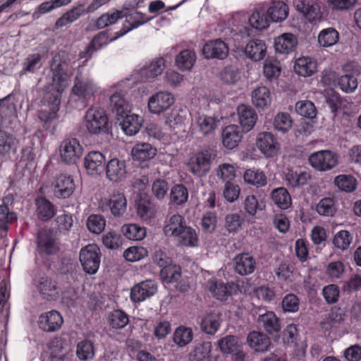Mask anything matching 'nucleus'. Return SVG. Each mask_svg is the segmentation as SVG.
Wrapping results in <instances>:
<instances>
[{"label":"nucleus","mask_w":361,"mask_h":361,"mask_svg":"<svg viewBox=\"0 0 361 361\" xmlns=\"http://www.w3.org/2000/svg\"><path fill=\"white\" fill-rule=\"evenodd\" d=\"M51 73V82L43 88L42 102L44 106L39 118L45 123L51 122L56 117L61 104L63 91L68 86L73 73L69 54L60 51L54 54L49 63Z\"/></svg>","instance_id":"1"},{"label":"nucleus","mask_w":361,"mask_h":361,"mask_svg":"<svg viewBox=\"0 0 361 361\" xmlns=\"http://www.w3.org/2000/svg\"><path fill=\"white\" fill-rule=\"evenodd\" d=\"M288 6L283 1H273L267 8V13L264 11H256L249 18V23L252 28L264 30L269 27V21L280 23L286 20L288 16Z\"/></svg>","instance_id":"2"},{"label":"nucleus","mask_w":361,"mask_h":361,"mask_svg":"<svg viewBox=\"0 0 361 361\" xmlns=\"http://www.w3.org/2000/svg\"><path fill=\"white\" fill-rule=\"evenodd\" d=\"M217 156L213 147H204L192 156L188 163V171L197 177L205 176L211 169L212 161Z\"/></svg>","instance_id":"3"},{"label":"nucleus","mask_w":361,"mask_h":361,"mask_svg":"<svg viewBox=\"0 0 361 361\" xmlns=\"http://www.w3.org/2000/svg\"><path fill=\"white\" fill-rule=\"evenodd\" d=\"M85 126L90 134H107L111 125L105 111L99 107H92L87 110L85 117Z\"/></svg>","instance_id":"4"},{"label":"nucleus","mask_w":361,"mask_h":361,"mask_svg":"<svg viewBox=\"0 0 361 361\" xmlns=\"http://www.w3.org/2000/svg\"><path fill=\"white\" fill-rule=\"evenodd\" d=\"M309 163L312 168L319 171H326L333 169L338 164V156L333 151L324 149L311 154Z\"/></svg>","instance_id":"5"},{"label":"nucleus","mask_w":361,"mask_h":361,"mask_svg":"<svg viewBox=\"0 0 361 361\" xmlns=\"http://www.w3.org/2000/svg\"><path fill=\"white\" fill-rule=\"evenodd\" d=\"M80 262L87 274H95L100 264L99 248L95 244H89L82 248L80 252Z\"/></svg>","instance_id":"6"},{"label":"nucleus","mask_w":361,"mask_h":361,"mask_svg":"<svg viewBox=\"0 0 361 361\" xmlns=\"http://www.w3.org/2000/svg\"><path fill=\"white\" fill-rule=\"evenodd\" d=\"M37 252L42 257L55 255L59 246L51 229H42L37 236Z\"/></svg>","instance_id":"7"},{"label":"nucleus","mask_w":361,"mask_h":361,"mask_svg":"<svg viewBox=\"0 0 361 361\" xmlns=\"http://www.w3.org/2000/svg\"><path fill=\"white\" fill-rule=\"evenodd\" d=\"M82 152V147L76 138H66L60 145V156L61 160L66 164H75Z\"/></svg>","instance_id":"8"},{"label":"nucleus","mask_w":361,"mask_h":361,"mask_svg":"<svg viewBox=\"0 0 361 361\" xmlns=\"http://www.w3.org/2000/svg\"><path fill=\"white\" fill-rule=\"evenodd\" d=\"M256 145L260 152L267 157L276 156L280 149L276 137L270 132L259 133Z\"/></svg>","instance_id":"9"},{"label":"nucleus","mask_w":361,"mask_h":361,"mask_svg":"<svg viewBox=\"0 0 361 361\" xmlns=\"http://www.w3.org/2000/svg\"><path fill=\"white\" fill-rule=\"evenodd\" d=\"M102 207L103 211L110 210L115 217H120L126 212L127 200L123 193H114L102 200Z\"/></svg>","instance_id":"10"},{"label":"nucleus","mask_w":361,"mask_h":361,"mask_svg":"<svg viewBox=\"0 0 361 361\" xmlns=\"http://www.w3.org/2000/svg\"><path fill=\"white\" fill-rule=\"evenodd\" d=\"M293 5L297 11L302 13L310 22L319 19L322 16L317 0H293Z\"/></svg>","instance_id":"11"},{"label":"nucleus","mask_w":361,"mask_h":361,"mask_svg":"<svg viewBox=\"0 0 361 361\" xmlns=\"http://www.w3.org/2000/svg\"><path fill=\"white\" fill-rule=\"evenodd\" d=\"M157 290L156 282L153 280H146L131 288L130 297L133 302H140L154 295Z\"/></svg>","instance_id":"12"},{"label":"nucleus","mask_w":361,"mask_h":361,"mask_svg":"<svg viewBox=\"0 0 361 361\" xmlns=\"http://www.w3.org/2000/svg\"><path fill=\"white\" fill-rule=\"evenodd\" d=\"M174 103V97L168 92H159L153 94L148 101V109L152 114H160L168 109Z\"/></svg>","instance_id":"13"},{"label":"nucleus","mask_w":361,"mask_h":361,"mask_svg":"<svg viewBox=\"0 0 361 361\" xmlns=\"http://www.w3.org/2000/svg\"><path fill=\"white\" fill-rule=\"evenodd\" d=\"M106 164L104 155L99 151L89 152L84 159V166L87 173L92 176L102 173Z\"/></svg>","instance_id":"14"},{"label":"nucleus","mask_w":361,"mask_h":361,"mask_svg":"<svg viewBox=\"0 0 361 361\" xmlns=\"http://www.w3.org/2000/svg\"><path fill=\"white\" fill-rule=\"evenodd\" d=\"M104 171L106 178L113 183L123 181L127 173L126 162L117 158L111 159L106 164Z\"/></svg>","instance_id":"15"},{"label":"nucleus","mask_w":361,"mask_h":361,"mask_svg":"<svg viewBox=\"0 0 361 361\" xmlns=\"http://www.w3.org/2000/svg\"><path fill=\"white\" fill-rule=\"evenodd\" d=\"M228 54L226 44L221 39L207 42L202 48V54L207 59H224Z\"/></svg>","instance_id":"16"},{"label":"nucleus","mask_w":361,"mask_h":361,"mask_svg":"<svg viewBox=\"0 0 361 361\" xmlns=\"http://www.w3.org/2000/svg\"><path fill=\"white\" fill-rule=\"evenodd\" d=\"M237 114L243 131L244 133L250 131L258 118L255 110L249 105L240 104L237 108Z\"/></svg>","instance_id":"17"},{"label":"nucleus","mask_w":361,"mask_h":361,"mask_svg":"<svg viewBox=\"0 0 361 361\" xmlns=\"http://www.w3.org/2000/svg\"><path fill=\"white\" fill-rule=\"evenodd\" d=\"M346 69H350V74H345L338 78V85L342 91L346 93L353 92L357 87L356 76L360 74V67L355 63L348 64Z\"/></svg>","instance_id":"18"},{"label":"nucleus","mask_w":361,"mask_h":361,"mask_svg":"<svg viewBox=\"0 0 361 361\" xmlns=\"http://www.w3.org/2000/svg\"><path fill=\"white\" fill-rule=\"evenodd\" d=\"M234 269L240 276H247L253 273L256 269V260L247 252L237 255L233 259Z\"/></svg>","instance_id":"19"},{"label":"nucleus","mask_w":361,"mask_h":361,"mask_svg":"<svg viewBox=\"0 0 361 361\" xmlns=\"http://www.w3.org/2000/svg\"><path fill=\"white\" fill-rule=\"evenodd\" d=\"M135 205L137 214L143 221L150 220L154 216L155 209L147 193H138L135 199Z\"/></svg>","instance_id":"20"},{"label":"nucleus","mask_w":361,"mask_h":361,"mask_svg":"<svg viewBox=\"0 0 361 361\" xmlns=\"http://www.w3.org/2000/svg\"><path fill=\"white\" fill-rule=\"evenodd\" d=\"M75 185L73 178L66 175L59 176L54 185V195L59 199L69 197L74 192Z\"/></svg>","instance_id":"21"},{"label":"nucleus","mask_w":361,"mask_h":361,"mask_svg":"<svg viewBox=\"0 0 361 361\" xmlns=\"http://www.w3.org/2000/svg\"><path fill=\"white\" fill-rule=\"evenodd\" d=\"M109 109L116 114L118 120L130 111V104L126 99L125 94L121 91L114 92L109 97Z\"/></svg>","instance_id":"22"},{"label":"nucleus","mask_w":361,"mask_h":361,"mask_svg":"<svg viewBox=\"0 0 361 361\" xmlns=\"http://www.w3.org/2000/svg\"><path fill=\"white\" fill-rule=\"evenodd\" d=\"M63 322L61 314L56 310H51L39 317V326L44 331L52 332L59 330Z\"/></svg>","instance_id":"23"},{"label":"nucleus","mask_w":361,"mask_h":361,"mask_svg":"<svg viewBox=\"0 0 361 361\" xmlns=\"http://www.w3.org/2000/svg\"><path fill=\"white\" fill-rule=\"evenodd\" d=\"M244 132L237 125H228L222 131V142L228 149H233L240 142Z\"/></svg>","instance_id":"24"},{"label":"nucleus","mask_w":361,"mask_h":361,"mask_svg":"<svg viewBox=\"0 0 361 361\" xmlns=\"http://www.w3.org/2000/svg\"><path fill=\"white\" fill-rule=\"evenodd\" d=\"M257 322L267 334L270 335L276 334V337H279L278 334L281 331V326L280 320L274 312L269 311L259 314Z\"/></svg>","instance_id":"25"},{"label":"nucleus","mask_w":361,"mask_h":361,"mask_svg":"<svg viewBox=\"0 0 361 361\" xmlns=\"http://www.w3.org/2000/svg\"><path fill=\"white\" fill-rule=\"evenodd\" d=\"M35 204L36 205V214L39 220L47 221L55 216L56 208L55 205L46 197H36Z\"/></svg>","instance_id":"26"},{"label":"nucleus","mask_w":361,"mask_h":361,"mask_svg":"<svg viewBox=\"0 0 361 361\" xmlns=\"http://www.w3.org/2000/svg\"><path fill=\"white\" fill-rule=\"evenodd\" d=\"M207 286L213 296L217 300H226L232 294V289L235 287L234 283H224L221 281H208Z\"/></svg>","instance_id":"27"},{"label":"nucleus","mask_w":361,"mask_h":361,"mask_svg":"<svg viewBox=\"0 0 361 361\" xmlns=\"http://www.w3.org/2000/svg\"><path fill=\"white\" fill-rule=\"evenodd\" d=\"M89 13L87 12V8H85L83 4H80L66 11L62 16L58 18L55 23V27L59 29L64 27L68 24L75 22L85 13Z\"/></svg>","instance_id":"28"},{"label":"nucleus","mask_w":361,"mask_h":361,"mask_svg":"<svg viewBox=\"0 0 361 361\" xmlns=\"http://www.w3.org/2000/svg\"><path fill=\"white\" fill-rule=\"evenodd\" d=\"M252 102L259 110H264L271 103V94L266 86H259L252 92Z\"/></svg>","instance_id":"29"},{"label":"nucleus","mask_w":361,"mask_h":361,"mask_svg":"<svg viewBox=\"0 0 361 361\" xmlns=\"http://www.w3.org/2000/svg\"><path fill=\"white\" fill-rule=\"evenodd\" d=\"M72 91L74 94L86 100L93 96L96 91V87L92 80L87 78L80 79L77 75Z\"/></svg>","instance_id":"30"},{"label":"nucleus","mask_w":361,"mask_h":361,"mask_svg":"<svg viewBox=\"0 0 361 361\" xmlns=\"http://www.w3.org/2000/svg\"><path fill=\"white\" fill-rule=\"evenodd\" d=\"M297 44V37L291 33H284L276 38L274 42L276 51L283 54L292 52Z\"/></svg>","instance_id":"31"},{"label":"nucleus","mask_w":361,"mask_h":361,"mask_svg":"<svg viewBox=\"0 0 361 361\" xmlns=\"http://www.w3.org/2000/svg\"><path fill=\"white\" fill-rule=\"evenodd\" d=\"M267 47L263 40H250L244 49L246 56L254 61L262 60L266 54Z\"/></svg>","instance_id":"32"},{"label":"nucleus","mask_w":361,"mask_h":361,"mask_svg":"<svg viewBox=\"0 0 361 361\" xmlns=\"http://www.w3.org/2000/svg\"><path fill=\"white\" fill-rule=\"evenodd\" d=\"M221 322V314L219 312H211L202 319L200 327L204 333L214 335L219 330Z\"/></svg>","instance_id":"33"},{"label":"nucleus","mask_w":361,"mask_h":361,"mask_svg":"<svg viewBox=\"0 0 361 361\" xmlns=\"http://www.w3.org/2000/svg\"><path fill=\"white\" fill-rule=\"evenodd\" d=\"M247 341L250 347L257 352L267 351L271 345L269 338L265 334L259 331L250 332Z\"/></svg>","instance_id":"34"},{"label":"nucleus","mask_w":361,"mask_h":361,"mask_svg":"<svg viewBox=\"0 0 361 361\" xmlns=\"http://www.w3.org/2000/svg\"><path fill=\"white\" fill-rule=\"evenodd\" d=\"M165 68L164 58L159 57L153 59L149 64H146L140 70V75L145 78H154L161 75Z\"/></svg>","instance_id":"35"},{"label":"nucleus","mask_w":361,"mask_h":361,"mask_svg":"<svg viewBox=\"0 0 361 361\" xmlns=\"http://www.w3.org/2000/svg\"><path fill=\"white\" fill-rule=\"evenodd\" d=\"M157 149L147 142L136 144L132 149V156L135 160L145 161L154 157Z\"/></svg>","instance_id":"36"},{"label":"nucleus","mask_w":361,"mask_h":361,"mask_svg":"<svg viewBox=\"0 0 361 361\" xmlns=\"http://www.w3.org/2000/svg\"><path fill=\"white\" fill-rule=\"evenodd\" d=\"M18 145V140L13 135L0 130V154L6 156L16 153Z\"/></svg>","instance_id":"37"},{"label":"nucleus","mask_w":361,"mask_h":361,"mask_svg":"<svg viewBox=\"0 0 361 361\" xmlns=\"http://www.w3.org/2000/svg\"><path fill=\"white\" fill-rule=\"evenodd\" d=\"M122 118L121 128L127 135H134L140 130L143 121L142 117L136 114L128 115L127 114Z\"/></svg>","instance_id":"38"},{"label":"nucleus","mask_w":361,"mask_h":361,"mask_svg":"<svg viewBox=\"0 0 361 361\" xmlns=\"http://www.w3.org/2000/svg\"><path fill=\"white\" fill-rule=\"evenodd\" d=\"M164 232L167 236L176 235L186 225L185 219L180 214H173L166 221Z\"/></svg>","instance_id":"39"},{"label":"nucleus","mask_w":361,"mask_h":361,"mask_svg":"<svg viewBox=\"0 0 361 361\" xmlns=\"http://www.w3.org/2000/svg\"><path fill=\"white\" fill-rule=\"evenodd\" d=\"M317 64L310 57L298 58L294 65L295 72L301 76L307 77L316 72Z\"/></svg>","instance_id":"40"},{"label":"nucleus","mask_w":361,"mask_h":361,"mask_svg":"<svg viewBox=\"0 0 361 361\" xmlns=\"http://www.w3.org/2000/svg\"><path fill=\"white\" fill-rule=\"evenodd\" d=\"M271 198L274 204L281 209H287L292 204L290 195L284 187L274 189L271 192Z\"/></svg>","instance_id":"41"},{"label":"nucleus","mask_w":361,"mask_h":361,"mask_svg":"<svg viewBox=\"0 0 361 361\" xmlns=\"http://www.w3.org/2000/svg\"><path fill=\"white\" fill-rule=\"evenodd\" d=\"M182 269L179 265L171 264L169 266L161 269L159 276L161 281L165 284L174 283L181 278Z\"/></svg>","instance_id":"42"},{"label":"nucleus","mask_w":361,"mask_h":361,"mask_svg":"<svg viewBox=\"0 0 361 361\" xmlns=\"http://www.w3.org/2000/svg\"><path fill=\"white\" fill-rule=\"evenodd\" d=\"M334 183L338 188L345 192H353L357 189V180L350 174H341L334 178Z\"/></svg>","instance_id":"43"},{"label":"nucleus","mask_w":361,"mask_h":361,"mask_svg":"<svg viewBox=\"0 0 361 361\" xmlns=\"http://www.w3.org/2000/svg\"><path fill=\"white\" fill-rule=\"evenodd\" d=\"M212 347V343L209 341L196 343L189 354V360L190 361H203L208 359L210 357Z\"/></svg>","instance_id":"44"},{"label":"nucleus","mask_w":361,"mask_h":361,"mask_svg":"<svg viewBox=\"0 0 361 361\" xmlns=\"http://www.w3.org/2000/svg\"><path fill=\"white\" fill-rule=\"evenodd\" d=\"M243 178L245 182L257 188L264 187L267 183L266 175L259 169H250L246 170L244 173Z\"/></svg>","instance_id":"45"},{"label":"nucleus","mask_w":361,"mask_h":361,"mask_svg":"<svg viewBox=\"0 0 361 361\" xmlns=\"http://www.w3.org/2000/svg\"><path fill=\"white\" fill-rule=\"evenodd\" d=\"M178 241L184 246L195 247L197 245L198 238L194 228L187 226H183V229L175 235Z\"/></svg>","instance_id":"46"},{"label":"nucleus","mask_w":361,"mask_h":361,"mask_svg":"<svg viewBox=\"0 0 361 361\" xmlns=\"http://www.w3.org/2000/svg\"><path fill=\"white\" fill-rule=\"evenodd\" d=\"M109 326L113 329H121L129 323L128 315L121 310H114L107 317Z\"/></svg>","instance_id":"47"},{"label":"nucleus","mask_w":361,"mask_h":361,"mask_svg":"<svg viewBox=\"0 0 361 361\" xmlns=\"http://www.w3.org/2000/svg\"><path fill=\"white\" fill-rule=\"evenodd\" d=\"M310 175L306 172H300L288 169L285 174L286 185L291 188H297L305 185L310 179Z\"/></svg>","instance_id":"48"},{"label":"nucleus","mask_w":361,"mask_h":361,"mask_svg":"<svg viewBox=\"0 0 361 361\" xmlns=\"http://www.w3.org/2000/svg\"><path fill=\"white\" fill-rule=\"evenodd\" d=\"M218 345L223 353L231 354L242 348V343L238 336L228 335L218 341Z\"/></svg>","instance_id":"49"},{"label":"nucleus","mask_w":361,"mask_h":361,"mask_svg":"<svg viewBox=\"0 0 361 361\" xmlns=\"http://www.w3.org/2000/svg\"><path fill=\"white\" fill-rule=\"evenodd\" d=\"M42 55L39 53L29 54L23 63V69L20 75L26 74L27 73H35L39 70L42 66Z\"/></svg>","instance_id":"50"},{"label":"nucleus","mask_w":361,"mask_h":361,"mask_svg":"<svg viewBox=\"0 0 361 361\" xmlns=\"http://www.w3.org/2000/svg\"><path fill=\"white\" fill-rule=\"evenodd\" d=\"M339 39L338 32L333 28L323 29L318 35V42L323 47H329L336 44Z\"/></svg>","instance_id":"51"},{"label":"nucleus","mask_w":361,"mask_h":361,"mask_svg":"<svg viewBox=\"0 0 361 361\" xmlns=\"http://www.w3.org/2000/svg\"><path fill=\"white\" fill-rule=\"evenodd\" d=\"M273 126L276 131L285 134L292 128V118L288 113L279 112L274 117Z\"/></svg>","instance_id":"52"},{"label":"nucleus","mask_w":361,"mask_h":361,"mask_svg":"<svg viewBox=\"0 0 361 361\" xmlns=\"http://www.w3.org/2000/svg\"><path fill=\"white\" fill-rule=\"evenodd\" d=\"M94 354L95 347L92 341L85 339L77 344L76 355L79 360H92Z\"/></svg>","instance_id":"53"},{"label":"nucleus","mask_w":361,"mask_h":361,"mask_svg":"<svg viewBox=\"0 0 361 361\" xmlns=\"http://www.w3.org/2000/svg\"><path fill=\"white\" fill-rule=\"evenodd\" d=\"M196 61L195 53L190 49H185L176 56V63L177 66L183 70H190Z\"/></svg>","instance_id":"54"},{"label":"nucleus","mask_w":361,"mask_h":361,"mask_svg":"<svg viewBox=\"0 0 361 361\" xmlns=\"http://www.w3.org/2000/svg\"><path fill=\"white\" fill-rule=\"evenodd\" d=\"M295 111L300 116L312 120L316 118L317 111L314 104L310 100H300L295 104Z\"/></svg>","instance_id":"55"},{"label":"nucleus","mask_w":361,"mask_h":361,"mask_svg":"<svg viewBox=\"0 0 361 361\" xmlns=\"http://www.w3.org/2000/svg\"><path fill=\"white\" fill-rule=\"evenodd\" d=\"M122 233L129 240H140L146 235V230L136 224H124L121 228Z\"/></svg>","instance_id":"56"},{"label":"nucleus","mask_w":361,"mask_h":361,"mask_svg":"<svg viewBox=\"0 0 361 361\" xmlns=\"http://www.w3.org/2000/svg\"><path fill=\"white\" fill-rule=\"evenodd\" d=\"M170 200L174 204L180 205L187 202L188 191L187 188L182 184H176L172 187L169 193Z\"/></svg>","instance_id":"57"},{"label":"nucleus","mask_w":361,"mask_h":361,"mask_svg":"<svg viewBox=\"0 0 361 361\" xmlns=\"http://www.w3.org/2000/svg\"><path fill=\"white\" fill-rule=\"evenodd\" d=\"M37 288L44 298L49 299L56 289V283L47 276H42L37 284Z\"/></svg>","instance_id":"58"},{"label":"nucleus","mask_w":361,"mask_h":361,"mask_svg":"<svg viewBox=\"0 0 361 361\" xmlns=\"http://www.w3.org/2000/svg\"><path fill=\"white\" fill-rule=\"evenodd\" d=\"M193 333L190 328L180 326L173 334V341L180 347L185 346L192 340Z\"/></svg>","instance_id":"59"},{"label":"nucleus","mask_w":361,"mask_h":361,"mask_svg":"<svg viewBox=\"0 0 361 361\" xmlns=\"http://www.w3.org/2000/svg\"><path fill=\"white\" fill-rule=\"evenodd\" d=\"M169 189V183L162 178L154 180L152 185V193L157 200L162 201L167 196Z\"/></svg>","instance_id":"60"},{"label":"nucleus","mask_w":361,"mask_h":361,"mask_svg":"<svg viewBox=\"0 0 361 361\" xmlns=\"http://www.w3.org/2000/svg\"><path fill=\"white\" fill-rule=\"evenodd\" d=\"M353 240V235L346 230L338 231L333 239V243L337 248L346 250L350 247Z\"/></svg>","instance_id":"61"},{"label":"nucleus","mask_w":361,"mask_h":361,"mask_svg":"<svg viewBox=\"0 0 361 361\" xmlns=\"http://www.w3.org/2000/svg\"><path fill=\"white\" fill-rule=\"evenodd\" d=\"M281 73L280 62L275 59H267L264 64V74L269 80L276 78Z\"/></svg>","instance_id":"62"},{"label":"nucleus","mask_w":361,"mask_h":361,"mask_svg":"<svg viewBox=\"0 0 361 361\" xmlns=\"http://www.w3.org/2000/svg\"><path fill=\"white\" fill-rule=\"evenodd\" d=\"M243 221L238 214H228L224 218V227L229 233H235L241 228Z\"/></svg>","instance_id":"63"},{"label":"nucleus","mask_w":361,"mask_h":361,"mask_svg":"<svg viewBox=\"0 0 361 361\" xmlns=\"http://www.w3.org/2000/svg\"><path fill=\"white\" fill-rule=\"evenodd\" d=\"M316 210L319 215L334 216L336 212L334 199L331 197L322 199L317 204Z\"/></svg>","instance_id":"64"}]
</instances>
